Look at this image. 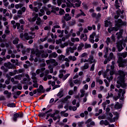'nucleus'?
<instances>
[{"label":"nucleus","mask_w":127,"mask_h":127,"mask_svg":"<svg viewBox=\"0 0 127 127\" xmlns=\"http://www.w3.org/2000/svg\"><path fill=\"white\" fill-rule=\"evenodd\" d=\"M118 74H119V79L117 80L116 85L117 88L119 89V93H121L125 95L126 94V89H127V83H126V81H125V78H126V75H127V72H124L123 70H119ZM121 87L123 89L120 88Z\"/></svg>","instance_id":"f257e3e1"},{"label":"nucleus","mask_w":127,"mask_h":127,"mask_svg":"<svg viewBox=\"0 0 127 127\" xmlns=\"http://www.w3.org/2000/svg\"><path fill=\"white\" fill-rule=\"evenodd\" d=\"M115 23L116 27H113L108 29V31L109 33H111L112 31H118L123 25L124 26L127 25V22L123 21V20L121 19H119L118 20H116Z\"/></svg>","instance_id":"f03ea898"},{"label":"nucleus","mask_w":127,"mask_h":127,"mask_svg":"<svg viewBox=\"0 0 127 127\" xmlns=\"http://www.w3.org/2000/svg\"><path fill=\"white\" fill-rule=\"evenodd\" d=\"M34 37H35V34L31 35V34H28V33H25L24 34H20V38L23 41H26V40L33 39Z\"/></svg>","instance_id":"7ed1b4c3"},{"label":"nucleus","mask_w":127,"mask_h":127,"mask_svg":"<svg viewBox=\"0 0 127 127\" xmlns=\"http://www.w3.org/2000/svg\"><path fill=\"white\" fill-rule=\"evenodd\" d=\"M52 12H53L55 14H56V11H59V13L57 14L59 15H64V14H65V11L63 9L61 8L59 10V7L55 6L52 7Z\"/></svg>","instance_id":"20e7f679"},{"label":"nucleus","mask_w":127,"mask_h":127,"mask_svg":"<svg viewBox=\"0 0 127 127\" xmlns=\"http://www.w3.org/2000/svg\"><path fill=\"white\" fill-rule=\"evenodd\" d=\"M36 55L38 57H42V58L48 57V54H44V51H38Z\"/></svg>","instance_id":"39448f33"},{"label":"nucleus","mask_w":127,"mask_h":127,"mask_svg":"<svg viewBox=\"0 0 127 127\" xmlns=\"http://www.w3.org/2000/svg\"><path fill=\"white\" fill-rule=\"evenodd\" d=\"M115 59V56L114 55V53H110L109 57L105 59V60L104 61V64H107L108 62H110L111 60Z\"/></svg>","instance_id":"423d86ee"},{"label":"nucleus","mask_w":127,"mask_h":127,"mask_svg":"<svg viewBox=\"0 0 127 127\" xmlns=\"http://www.w3.org/2000/svg\"><path fill=\"white\" fill-rule=\"evenodd\" d=\"M46 62L48 65L49 64H51L54 67L58 65V63H57L56 61L54 59L48 60L46 61Z\"/></svg>","instance_id":"0eeeda50"},{"label":"nucleus","mask_w":127,"mask_h":127,"mask_svg":"<svg viewBox=\"0 0 127 127\" xmlns=\"http://www.w3.org/2000/svg\"><path fill=\"white\" fill-rule=\"evenodd\" d=\"M74 50H77V47H69L67 48L66 49V54H67V55H69V54H70V53H74Z\"/></svg>","instance_id":"6e6552de"},{"label":"nucleus","mask_w":127,"mask_h":127,"mask_svg":"<svg viewBox=\"0 0 127 127\" xmlns=\"http://www.w3.org/2000/svg\"><path fill=\"white\" fill-rule=\"evenodd\" d=\"M23 118V114L22 113H15L13 114V121L14 122H17V118Z\"/></svg>","instance_id":"1a4fd4ad"},{"label":"nucleus","mask_w":127,"mask_h":127,"mask_svg":"<svg viewBox=\"0 0 127 127\" xmlns=\"http://www.w3.org/2000/svg\"><path fill=\"white\" fill-rule=\"evenodd\" d=\"M119 67H125L127 66V60H118V61Z\"/></svg>","instance_id":"9d476101"},{"label":"nucleus","mask_w":127,"mask_h":127,"mask_svg":"<svg viewBox=\"0 0 127 127\" xmlns=\"http://www.w3.org/2000/svg\"><path fill=\"white\" fill-rule=\"evenodd\" d=\"M40 66L42 68H41V69L37 70L36 71L37 74H39V73H41L42 72H43V71H45V67H44L46 66V64H45V63H43L40 64Z\"/></svg>","instance_id":"9b49d317"},{"label":"nucleus","mask_w":127,"mask_h":127,"mask_svg":"<svg viewBox=\"0 0 127 127\" xmlns=\"http://www.w3.org/2000/svg\"><path fill=\"white\" fill-rule=\"evenodd\" d=\"M68 45H69V46H73L74 45V43H72L70 41L66 42L64 44H62L61 47H62V48H64V47L65 46H68Z\"/></svg>","instance_id":"f8f14e48"},{"label":"nucleus","mask_w":127,"mask_h":127,"mask_svg":"<svg viewBox=\"0 0 127 127\" xmlns=\"http://www.w3.org/2000/svg\"><path fill=\"white\" fill-rule=\"evenodd\" d=\"M63 18L64 20H63L64 21H69V20H71V16H70V14L69 13H66L64 14V15L63 16Z\"/></svg>","instance_id":"ddd939ff"},{"label":"nucleus","mask_w":127,"mask_h":127,"mask_svg":"<svg viewBox=\"0 0 127 127\" xmlns=\"http://www.w3.org/2000/svg\"><path fill=\"white\" fill-rule=\"evenodd\" d=\"M34 5L35 6L38 5V8H41V6H42V0H39L37 1H34Z\"/></svg>","instance_id":"4468645a"},{"label":"nucleus","mask_w":127,"mask_h":127,"mask_svg":"<svg viewBox=\"0 0 127 127\" xmlns=\"http://www.w3.org/2000/svg\"><path fill=\"white\" fill-rule=\"evenodd\" d=\"M32 15L34 16L32 18H31L30 19L29 21L30 22H34V21H36V19H37V17H38V14L33 13H32Z\"/></svg>","instance_id":"2eb2a0df"},{"label":"nucleus","mask_w":127,"mask_h":127,"mask_svg":"<svg viewBox=\"0 0 127 127\" xmlns=\"http://www.w3.org/2000/svg\"><path fill=\"white\" fill-rule=\"evenodd\" d=\"M124 32V30H121L119 32L116 33V35H117V39L119 40L121 38H123V33Z\"/></svg>","instance_id":"dca6fc26"},{"label":"nucleus","mask_w":127,"mask_h":127,"mask_svg":"<svg viewBox=\"0 0 127 127\" xmlns=\"http://www.w3.org/2000/svg\"><path fill=\"white\" fill-rule=\"evenodd\" d=\"M117 48L118 49V51L121 52L123 49H124V47H123V43L121 42H118L117 44Z\"/></svg>","instance_id":"f3484780"},{"label":"nucleus","mask_w":127,"mask_h":127,"mask_svg":"<svg viewBox=\"0 0 127 127\" xmlns=\"http://www.w3.org/2000/svg\"><path fill=\"white\" fill-rule=\"evenodd\" d=\"M115 109L116 110H119V109H122L123 108V104L122 103H120L117 102L114 106Z\"/></svg>","instance_id":"a211bd4d"},{"label":"nucleus","mask_w":127,"mask_h":127,"mask_svg":"<svg viewBox=\"0 0 127 127\" xmlns=\"http://www.w3.org/2000/svg\"><path fill=\"white\" fill-rule=\"evenodd\" d=\"M79 11H80V12L76 15V18H78V17H80V16H86V14H85L82 9H80Z\"/></svg>","instance_id":"6ab92c4d"},{"label":"nucleus","mask_w":127,"mask_h":127,"mask_svg":"<svg viewBox=\"0 0 127 127\" xmlns=\"http://www.w3.org/2000/svg\"><path fill=\"white\" fill-rule=\"evenodd\" d=\"M53 3L55 5H56L58 3V5L60 6L62 4V0H53Z\"/></svg>","instance_id":"aec40b11"},{"label":"nucleus","mask_w":127,"mask_h":127,"mask_svg":"<svg viewBox=\"0 0 127 127\" xmlns=\"http://www.w3.org/2000/svg\"><path fill=\"white\" fill-rule=\"evenodd\" d=\"M4 67H6V68H7V69H11V68H12V65L10 62L4 63Z\"/></svg>","instance_id":"412c9836"},{"label":"nucleus","mask_w":127,"mask_h":127,"mask_svg":"<svg viewBox=\"0 0 127 127\" xmlns=\"http://www.w3.org/2000/svg\"><path fill=\"white\" fill-rule=\"evenodd\" d=\"M80 39L83 40V41H87V40L88 39V36H87V34H82L80 35Z\"/></svg>","instance_id":"4be33fe9"},{"label":"nucleus","mask_w":127,"mask_h":127,"mask_svg":"<svg viewBox=\"0 0 127 127\" xmlns=\"http://www.w3.org/2000/svg\"><path fill=\"white\" fill-rule=\"evenodd\" d=\"M127 57V53H123L120 55L118 60H124V58Z\"/></svg>","instance_id":"5701e85b"},{"label":"nucleus","mask_w":127,"mask_h":127,"mask_svg":"<svg viewBox=\"0 0 127 127\" xmlns=\"http://www.w3.org/2000/svg\"><path fill=\"white\" fill-rule=\"evenodd\" d=\"M44 88L42 85H40L39 87V88L37 89V92L38 93H44V91H43Z\"/></svg>","instance_id":"b1692460"},{"label":"nucleus","mask_w":127,"mask_h":127,"mask_svg":"<svg viewBox=\"0 0 127 127\" xmlns=\"http://www.w3.org/2000/svg\"><path fill=\"white\" fill-rule=\"evenodd\" d=\"M115 115H116V117H114L113 119L110 120V122L113 123L114 122H116V119L119 118V114L118 112H116Z\"/></svg>","instance_id":"393cba45"},{"label":"nucleus","mask_w":127,"mask_h":127,"mask_svg":"<svg viewBox=\"0 0 127 127\" xmlns=\"http://www.w3.org/2000/svg\"><path fill=\"white\" fill-rule=\"evenodd\" d=\"M4 95H7V99H9L10 97H11V92H9L7 90H5L3 92Z\"/></svg>","instance_id":"a878e982"},{"label":"nucleus","mask_w":127,"mask_h":127,"mask_svg":"<svg viewBox=\"0 0 127 127\" xmlns=\"http://www.w3.org/2000/svg\"><path fill=\"white\" fill-rule=\"evenodd\" d=\"M83 47H84V44L83 43H81L79 46L77 47V51L78 52H81Z\"/></svg>","instance_id":"bb28decb"},{"label":"nucleus","mask_w":127,"mask_h":127,"mask_svg":"<svg viewBox=\"0 0 127 127\" xmlns=\"http://www.w3.org/2000/svg\"><path fill=\"white\" fill-rule=\"evenodd\" d=\"M74 84H76V85H78V86H80L81 84L82 83V81L80 79H75L73 81Z\"/></svg>","instance_id":"cd10ccee"},{"label":"nucleus","mask_w":127,"mask_h":127,"mask_svg":"<svg viewBox=\"0 0 127 127\" xmlns=\"http://www.w3.org/2000/svg\"><path fill=\"white\" fill-rule=\"evenodd\" d=\"M109 25H112V23H111L110 20H106L105 21V27H108Z\"/></svg>","instance_id":"c85d7f7f"},{"label":"nucleus","mask_w":127,"mask_h":127,"mask_svg":"<svg viewBox=\"0 0 127 127\" xmlns=\"http://www.w3.org/2000/svg\"><path fill=\"white\" fill-rule=\"evenodd\" d=\"M89 68V64L86 63L84 64V65L82 66V70H87Z\"/></svg>","instance_id":"c756f323"},{"label":"nucleus","mask_w":127,"mask_h":127,"mask_svg":"<svg viewBox=\"0 0 127 127\" xmlns=\"http://www.w3.org/2000/svg\"><path fill=\"white\" fill-rule=\"evenodd\" d=\"M57 56H58V55L56 52H54L49 55L50 58H56Z\"/></svg>","instance_id":"7c9ffc66"},{"label":"nucleus","mask_w":127,"mask_h":127,"mask_svg":"<svg viewBox=\"0 0 127 127\" xmlns=\"http://www.w3.org/2000/svg\"><path fill=\"white\" fill-rule=\"evenodd\" d=\"M70 40L71 42H73V43L75 42H79V41H80L79 38H71Z\"/></svg>","instance_id":"2f4dec72"},{"label":"nucleus","mask_w":127,"mask_h":127,"mask_svg":"<svg viewBox=\"0 0 127 127\" xmlns=\"http://www.w3.org/2000/svg\"><path fill=\"white\" fill-rule=\"evenodd\" d=\"M118 10L117 11V13L118 14V16H115V18H116V19H118L119 17H120V15H121V12H122V10L120 8H117Z\"/></svg>","instance_id":"473e14b6"},{"label":"nucleus","mask_w":127,"mask_h":127,"mask_svg":"<svg viewBox=\"0 0 127 127\" xmlns=\"http://www.w3.org/2000/svg\"><path fill=\"white\" fill-rule=\"evenodd\" d=\"M57 32L58 33H59V37H63V35L64 34V30H57Z\"/></svg>","instance_id":"72a5a7b5"},{"label":"nucleus","mask_w":127,"mask_h":127,"mask_svg":"<svg viewBox=\"0 0 127 127\" xmlns=\"http://www.w3.org/2000/svg\"><path fill=\"white\" fill-rule=\"evenodd\" d=\"M103 52L105 53V54H109V47L108 46L104 47Z\"/></svg>","instance_id":"f704fd0d"},{"label":"nucleus","mask_w":127,"mask_h":127,"mask_svg":"<svg viewBox=\"0 0 127 127\" xmlns=\"http://www.w3.org/2000/svg\"><path fill=\"white\" fill-rule=\"evenodd\" d=\"M33 82L34 83L33 84L34 88H38V83H37V80H33Z\"/></svg>","instance_id":"c9c22d12"},{"label":"nucleus","mask_w":127,"mask_h":127,"mask_svg":"<svg viewBox=\"0 0 127 127\" xmlns=\"http://www.w3.org/2000/svg\"><path fill=\"white\" fill-rule=\"evenodd\" d=\"M7 107L9 108H15V103H8L7 104Z\"/></svg>","instance_id":"e433bc0d"},{"label":"nucleus","mask_w":127,"mask_h":127,"mask_svg":"<svg viewBox=\"0 0 127 127\" xmlns=\"http://www.w3.org/2000/svg\"><path fill=\"white\" fill-rule=\"evenodd\" d=\"M46 115H47V113H46V112L45 113H40L38 114V116L40 118H43V117H45L46 116Z\"/></svg>","instance_id":"4c0bfd02"},{"label":"nucleus","mask_w":127,"mask_h":127,"mask_svg":"<svg viewBox=\"0 0 127 127\" xmlns=\"http://www.w3.org/2000/svg\"><path fill=\"white\" fill-rule=\"evenodd\" d=\"M96 82L97 83H99L100 85H103V81L100 79V77H97Z\"/></svg>","instance_id":"58836bf2"},{"label":"nucleus","mask_w":127,"mask_h":127,"mask_svg":"<svg viewBox=\"0 0 127 127\" xmlns=\"http://www.w3.org/2000/svg\"><path fill=\"white\" fill-rule=\"evenodd\" d=\"M68 59L69 60H72V61H76V60H77V58H75V56H69Z\"/></svg>","instance_id":"ea45409f"},{"label":"nucleus","mask_w":127,"mask_h":127,"mask_svg":"<svg viewBox=\"0 0 127 127\" xmlns=\"http://www.w3.org/2000/svg\"><path fill=\"white\" fill-rule=\"evenodd\" d=\"M18 41H19V39L18 38H15L12 41L13 44H18Z\"/></svg>","instance_id":"a19ab883"},{"label":"nucleus","mask_w":127,"mask_h":127,"mask_svg":"<svg viewBox=\"0 0 127 127\" xmlns=\"http://www.w3.org/2000/svg\"><path fill=\"white\" fill-rule=\"evenodd\" d=\"M1 70H3V72H4V73H6V72H7V71H8V68H7V67H5V66H1Z\"/></svg>","instance_id":"79ce46f5"},{"label":"nucleus","mask_w":127,"mask_h":127,"mask_svg":"<svg viewBox=\"0 0 127 127\" xmlns=\"http://www.w3.org/2000/svg\"><path fill=\"white\" fill-rule=\"evenodd\" d=\"M102 2L104 3L105 6L102 8L103 10L108 9V5H106V0H102Z\"/></svg>","instance_id":"37998d69"},{"label":"nucleus","mask_w":127,"mask_h":127,"mask_svg":"<svg viewBox=\"0 0 127 127\" xmlns=\"http://www.w3.org/2000/svg\"><path fill=\"white\" fill-rule=\"evenodd\" d=\"M21 78H22V75L21 74H19L15 76V79H18L19 80H21Z\"/></svg>","instance_id":"c03bdc74"},{"label":"nucleus","mask_w":127,"mask_h":127,"mask_svg":"<svg viewBox=\"0 0 127 127\" xmlns=\"http://www.w3.org/2000/svg\"><path fill=\"white\" fill-rule=\"evenodd\" d=\"M69 76H70V73H67L64 75L63 77V81H65V80H66V79H67Z\"/></svg>","instance_id":"a18cd8bd"},{"label":"nucleus","mask_w":127,"mask_h":127,"mask_svg":"<svg viewBox=\"0 0 127 127\" xmlns=\"http://www.w3.org/2000/svg\"><path fill=\"white\" fill-rule=\"evenodd\" d=\"M5 34H9V33H10V31H9V29H8V26H6V29L5 30Z\"/></svg>","instance_id":"49530a36"},{"label":"nucleus","mask_w":127,"mask_h":127,"mask_svg":"<svg viewBox=\"0 0 127 127\" xmlns=\"http://www.w3.org/2000/svg\"><path fill=\"white\" fill-rule=\"evenodd\" d=\"M21 18V15L18 14L13 17V19H14L15 20H17V19H18V18Z\"/></svg>","instance_id":"de8ad7c7"},{"label":"nucleus","mask_w":127,"mask_h":127,"mask_svg":"<svg viewBox=\"0 0 127 127\" xmlns=\"http://www.w3.org/2000/svg\"><path fill=\"white\" fill-rule=\"evenodd\" d=\"M95 70V64H93L90 68V71L93 72Z\"/></svg>","instance_id":"09e8293b"},{"label":"nucleus","mask_w":127,"mask_h":127,"mask_svg":"<svg viewBox=\"0 0 127 127\" xmlns=\"http://www.w3.org/2000/svg\"><path fill=\"white\" fill-rule=\"evenodd\" d=\"M102 113H103V110L100 109L98 111V113H97L95 114V116L96 117H98V116H100V115H101V114H102Z\"/></svg>","instance_id":"8fccbe9b"},{"label":"nucleus","mask_w":127,"mask_h":127,"mask_svg":"<svg viewBox=\"0 0 127 127\" xmlns=\"http://www.w3.org/2000/svg\"><path fill=\"white\" fill-rule=\"evenodd\" d=\"M17 72V71L16 70H14V72H9V75H10V76H13V75H15V74H16V72Z\"/></svg>","instance_id":"3c124183"},{"label":"nucleus","mask_w":127,"mask_h":127,"mask_svg":"<svg viewBox=\"0 0 127 127\" xmlns=\"http://www.w3.org/2000/svg\"><path fill=\"white\" fill-rule=\"evenodd\" d=\"M62 58H63V59L64 60V61H66V62H70V61H69V58H65V56H62Z\"/></svg>","instance_id":"603ef678"},{"label":"nucleus","mask_w":127,"mask_h":127,"mask_svg":"<svg viewBox=\"0 0 127 127\" xmlns=\"http://www.w3.org/2000/svg\"><path fill=\"white\" fill-rule=\"evenodd\" d=\"M95 36H96V32H93L92 34L90 35V38L94 39Z\"/></svg>","instance_id":"864d4df0"},{"label":"nucleus","mask_w":127,"mask_h":127,"mask_svg":"<svg viewBox=\"0 0 127 127\" xmlns=\"http://www.w3.org/2000/svg\"><path fill=\"white\" fill-rule=\"evenodd\" d=\"M115 6L116 8H119L120 6L119 5V0H115Z\"/></svg>","instance_id":"5fc2aeb1"},{"label":"nucleus","mask_w":127,"mask_h":127,"mask_svg":"<svg viewBox=\"0 0 127 127\" xmlns=\"http://www.w3.org/2000/svg\"><path fill=\"white\" fill-rule=\"evenodd\" d=\"M101 13H98L97 15H96V19H97V20H99V19H101Z\"/></svg>","instance_id":"6e6d98bb"},{"label":"nucleus","mask_w":127,"mask_h":127,"mask_svg":"<svg viewBox=\"0 0 127 127\" xmlns=\"http://www.w3.org/2000/svg\"><path fill=\"white\" fill-rule=\"evenodd\" d=\"M57 96L59 97V98H62L63 97V92H60L58 93Z\"/></svg>","instance_id":"4d7b16f0"},{"label":"nucleus","mask_w":127,"mask_h":127,"mask_svg":"<svg viewBox=\"0 0 127 127\" xmlns=\"http://www.w3.org/2000/svg\"><path fill=\"white\" fill-rule=\"evenodd\" d=\"M89 60H86V59H84L83 58L81 59L80 60V63H83V62H84V63H85V62H88Z\"/></svg>","instance_id":"13d9d810"},{"label":"nucleus","mask_w":127,"mask_h":127,"mask_svg":"<svg viewBox=\"0 0 127 127\" xmlns=\"http://www.w3.org/2000/svg\"><path fill=\"white\" fill-rule=\"evenodd\" d=\"M87 55H88L87 53H83V54H81V55L79 57H80V58H83L87 56Z\"/></svg>","instance_id":"bf43d9fd"},{"label":"nucleus","mask_w":127,"mask_h":127,"mask_svg":"<svg viewBox=\"0 0 127 127\" xmlns=\"http://www.w3.org/2000/svg\"><path fill=\"white\" fill-rule=\"evenodd\" d=\"M70 82V86L71 87V88H73V87H74V83L72 82V79H70L68 80Z\"/></svg>","instance_id":"052dcab7"},{"label":"nucleus","mask_w":127,"mask_h":127,"mask_svg":"<svg viewBox=\"0 0 127 127\" xmlns=\"http://www.w3.org/2000/svg\"><path fill=\"white\" fill-rule=\"evenodd\" d=\"M91 16L92 17H93V18H96V16H97V13L95 12H93L91 14Z\"/></svg>","instance_id":"680f3d73"},{"label":"nucleus","mask_w":127,"mask_h":127,"mask_svg":"<svg viewBox=\"0 0 127 127\" xmlns=\"http://www.w3.org/2000/svg\"><path fill=\"white\" fill-rule=\"evenodd\" d=\"M84 46L85 48H91V44H85Z\"/></svg>","instance_id":"e2e57ef3"},{"label":"nucleus","mask_w":127,"mask_h":127,"mask_svg":"<svg viewBox=\"0 0 127 127\" xmlns=\"http://www.w3.org/2000/svg\"><path fill=\"white\" fill-rule=\"evenodd\" d=\"M19 22L21 24H25V21L23 19H20Z\"/></svg>","instance_id":"0e129e2a"},{"label":"nucleus","mask_w":127,"mask_h":127,"mask_svg":"<svg viewBox=\"0 0 127 127\" xmlns=\"http://www.w3.org/2000/svg\"><path fill=\"white\" fill-rule=\"evenodd\" d=\"M89 88V86H88V84H85L84 86L83 87V90H87Z\"/></svg>","instance_id":"69168bd1"},{"label":"nucleus","mask_w":127,"mask_h":127,"mask_svg":"<svg viewBox=\"0 0 127 127\" xmlns=\"http://www.w3.org/2000/svg\"><path fill=\"white\" fill-rule=\"evenodd\" d=\"M21 94V91H18L16 92H14V94L17 95V96H19Z\"/></svg>","instance_id":"338daca9"},{"label":"nucleus","mask_w":127,"mask_h":127,"mask_svg":"<svg viewBox=\"0 0 127 127\" xmlns=\"http://www.w3.org/2000/svg\"><path fill=\"white\" fill-rule=\"evenodd\" d=\"M63 24L62 26V28H65V27H66V22H65V21L63 20Z\"/></svg>","instance_id":"774afa93"}]
</instances>
